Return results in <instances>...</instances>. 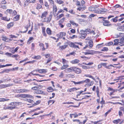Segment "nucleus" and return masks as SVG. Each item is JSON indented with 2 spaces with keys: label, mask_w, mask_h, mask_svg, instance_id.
<instances>
[{
  "label": "nucleus",
  "mask_w": 124,
  "mask_h": 124,
  "mask_svg": "<svg viewBox=\"0 0 124 124\" xmlns=\"http://www.w3.org/2000/svg\"><path fill=\"white\" fill-rule=\"evenodd\" d=\"M56 2L57 3L59 4H61L63 3V1L61 0H57Z\"/></svg>",
  "instance_id": "obj_55"
},
{
  "label": "nucleus",
  "mask_w": 124,
  "mask_h": 124,
  "mask_svg": "<svg viewBox=\"0 0 124 124\" xmlns=\"http://www.w3.org/2000/svg\"><path fill=\"white\" fill-rule=\"evenodd\" d=\"M119 16H116L114 18H113L112 19V20L114 22H116L118 21V19H117V18Z\"/></svg>",
  "instance_id": "obj_43"
},
{
  "label": "nucleus",
  "mask_w": 124,
  "mask_h": 124,
  "mask_svg": "<svg viewBox=\"0 0 124 124\" xmlns=\"http://www.w3.org/2000/svg\"><path fill=\"white\" fill-rule=\"evenodd\" d=\"M73 70V67L67 68L64 71L66 73L71 72Z\"/></svg>",
  "instance_id": "obj_11"
},
{
  "label": "nucleus",
  "mask_w": 124,
  "mask_h": 124,
  "mask_svg": "<svg viewBox=\"0 0 124 124\" xmlns=\"http://www.w3.org/2000/svg\"><path fill=\"white\" fill-rule=\"evenodd\" d=\"M121 121V120L118 119L117 120H114L113 121V122L114 124H117L119 123Z\"/></svg>",
  "instance_id": "obj_45"
},
{
  "label": "nucleus",
  "mask_w": 124,
  "mask_h": 124,
  "mask_svg": "<svg viewBox=\"0 0 124 124\" xmlns=\"http://www.w3.org/2000/svg\"><path fill=\"white\" fill-rule=\"evenodd\" d=\"M67 45H64L62 46H60L59 48H61L62 50L65 49L67 47Z\"/></svg>",
  "instance_id": "obj_42"
},
{
  "label": "nucleus",
  "mask_w": 124,
  "mask_h": 124,
  "mask_svg": "<svg viewBox=\"0 0 124 124\" xmlns=\"http://www.w3.org/2000/svg\"><path fill=\"white\" fill-rule=\"evenodd\" d=\"M106 18L107 17L104 18L103 17H100L98 18H102V20H103L104 21L103 23L104 25L108 26L110 25L109 24V22L107 20H106L104 19H106Z\"/></svg>",
  "instance_id": "obj_3"
},
{
  "label": "nucleus",
  "mask_w": 124,
  "mask_h": 124,
  "mask_svg": "<svg viewBox=\"0 0 124 124\" xmlns=\"http://www.w3.org/2000/svg\"><path fill=\"white\" fill-rule=\"evenodd\" d=\"M95 11L94 12L97 13H100V8H99V6L98 5L95 6Z\"/></svg>",
  "instance_id": "obj_9"
},
{
  "label": "nucleus",
  "mask_w": 124,
  "mask_h": 124,
  "mask_svg": "<svg viewBox=\"0 0 124 124\" xmlns=\"http://www.w3.org/2000/svg\"><path fill=\"white\" fill-rule=\"evenodd\" d=\"M12 65L11 64H7L5 65H1L0 64V68H3L6 66H11Z\"/></svg>",
  "instance_id": "obj_37"
},
{
  "label": "nucleus",
  "mask_w": 124,
  "mask_h": 124,
  "mask_svg": "<svg viewBox=\"0 0 124 124\" xmlns=\"http://www.w3.org/2000/svg\"><path fill=\"white\" fill-rule=\"evenodd\" d=\"M52 15H49L48 17H45L42 19L43 22H46L47 23H49L52 19Z\"/></svg>",
  "instance_id": "obj_2"
},
{
  "label": "nucleus",
  "mask_w": 124,
  "mask_h": 124,
  "mask_svg": "<svg viewBox=\"0 0 124 124\" xmlns=\"http://www.w3.org/2000/svg\"><path fill=\"white\" fill-rule=\"evenodd\" d=\"M85 76L87 77H89L90 78H91L92 79H93L94 80H95V78L93 77L92 76L89 74H86L85 75Z\"/></svg>",
  "instance_id": "obj_40"
},
{
  "label": "nucleus",
  "mask_w": 124,
  "mask_h": 124,
  "mask_svg": "<svg viewBox=\"0 0 124 124\" xmlns=\"http://www.w3.org/2000/svg\"><path fill=\"white\" fill-rule=\"evenodd\" d=\"M108 48L106 47H104L101 50L102 51H107L108 50Z\"/></svg>",
  "instance_id": "obj_60"
},
{
  "label": "nucleus",
  "mask_w": 124,
  "mask_h": 124,
  "mask_svg": "<svg viewBox=\"0 0 124 124\" xmlns=\"http://www.w3.org/2000/svg\"><path fill=\"white\" fill-rule=\"evenodd\" d=\"M39 45L40 47H42V50L43 51H45V50L46 48L44 47V45L42 43H40Z\"/></svg>",
  "instance_id": "obj_27"
},
{
  "label": "nucleus",
  "mask_w": 124,
  "mask_h": 124,
  "mask_svg": "<svg viewBox=\"0 0 124 124\" xmlns=\"http://www.w3.org/2000/svg\"><path fill=\"white\" fill-rule=\"evenodd\" d=\"M48 14V12L47 11H45L42 13L40 16L41 18L42 19L47 16Z\"/></svg>",
  "instance_id": "obj_10"
},
{
  "label": "nucleus",
  "mask_w": 124,
  "mask_h": 124,
  "mask_svg": "<svg viewBox=\"0 0 124 124\" xmlns=\"http://www.w3.org/2000/svg\"><path fill=\"white\" fill-rule=\"evenodd\" d=\"M55 102L54 100H50L48 101V103L49 105L51 103H52V104L54 103Z\"/></svg>",
  "instance_id": "obj_61"
},
{
  "label": "nucleus",
  "mask_w": 124,
  "mask_h": 124,
  "mask_svg": "<svg viewBox=\"0 0 124 124\" xmlns=\"http://www.w3.org/2000/svg\"><path fill=\"white\" fill-rule=\"evenodd\" d=\"M41 58V56L39 55H38L36 56H35L32 57V58L37 60L40 59Z\"/></svg>",
  "instance_id": "obj_31"
},
{
  "label": "nucleus",
  "mask_w": 124,
  "mask_h": 124,
  "mask_svg": "<svg viewBox=\"0 0 124 124\" xmlns=\"http://www.w3.org/2000/svg\"><path fill=\"white\" fill-rule=\"evenodd\" d=\"M88 44H89V46L90 47V48L92 47L93 46V43L92 41H89L88 42Z\"/></svg>",
  "instance_id": "obj_39"
},
{
  "label": "nucleus",
  "mask_w": 124,
  "mask_h": 124,
  "mask_svg": "<svg viewBox=\"0 0 124 124\" xmlns=\"http://www.w3.org/2000/svg\"><path fill=\"white\" fill-rule=\"evenodd\" d=\"M66 76L69 78H74L75 77L74 75L71 74H68L66 75Z\"/></svg>",
  "instance_id": "obj_51"
},
{
  "label": "nucleus",
  "mask_w": 124,
  "mask_h": 124,
  "mask_svg": "<svg viewBox=\"0 0 124 124\" xmlns=\"http://www.w3.org/2000/svg\"><path fill=\"white\" fill-rule=\"evenodd\" d=\"M9 100V99H6L4 98H0V102H3L5 101H7Z\"/></svg>",
  "instance_id": "obj_48"
},
{
  "label": "nucleus",
  "mask_w": 124,
  "mask_h": 124,
  "mask_svg": "<svg viewBox=\"0 0 124 124\" xmlns=\"http://www.w3.org/2000/svg\"><path fill=\"white\" fill-rule=\"evenodd\" d=\"M12 84H8L6 85L2 84L0 85V89L4 88L6 87L12 86L13 85Z\"/></svg>",
  "instance_id": "obj_8"
},
{
  "label": "nucleus",
  "mask_w": 124,
  "mask_h": 124,
  "mask_svg": "<svg viewBox=\"0 0 124 124\" xmlns=\"http://www.w3.org/2000/svg\"><path fill=\"white\" fill-rule=\"evenodd\" d=\"M120 17H122L124 16V17H122L121 18L119 19H118V21L119 22L121 21L124 19V14H122L120 15Z\"/></svg>",
  "instance_id": "obj_34"
},
{
  "label": "nucleus",
  "mask_w": 124,
  "mask_h": 124,
  "mask_svg": "<svg viewBox=\"0 0 124 124\" xmlns=\"http://www.w3.org/2000/svg\"><path fill=\"white\" fill-rule=\"evenodd\" d=\"M107 10L106 9L100 8V13H104L107 11Z\"/></svg>",
  "instance_id": "obj_20"
},
{
  "label": "nucleus",
  "mask_w": 124,
  "mask_h": 124,
  "mask_svg": "<svg viewBox=\"0 0 124 124\" xmlns=\"http://www.w3.org/2000/svg\"><path fill=\"white\" fill-rule=\"evenodd\" d=\"M0 19L2 20L7 22L10 21V18H8L7 16L2 17H1Z\"/></svg>",
  "instance_id": "obj_13"
},
{
  "label": "nucleus",
  "mask_w": 124,
  "mask_h": 124,
  "mask_svg": "<svg viewBox=\"0 0 124 124\" xmlns=\"http://www.w3.org/2000/svg\"><path fill=\"white\" fill-rule=\"evenodd\" d=\"M81 33H80V38L82 39H84L86 37L87 35L86 33L84 32V31L83 30H81L80 31Z\"/></svg>",
  "instance_id": "obj_5"
},
{
  "label": "nucleus",
  "mask_w": 124,
  "mask_h": 124,
  "mask_svg": "<svg viewBox=\"0 0 124 124\" xmlns=\"http://www.w3.org/2000/svg\"><path fill=\"white\" fill-rule=\"evenodd\" d=\"M57 11V8L56 5H54L53 7V12L54 14H56Z\"/></svg>",
  "instance_id": "obj_24"
},
{
  "label": "nucleus",
  "mask_w": 124,
  "mask_h": 124,
  "mask_svg": "<svg viewBox=\"0 0 124 124\" xmlns=\"http://www.w3.org/2000/svg\"><path fill=\"white\" fill-rule=\"evenodd\" d=\"M119 40L118 39H115L114 41L115 42L113 44V45H120V44H119L120 42H119Z\"/></svg>",
  "instance_id": "obj_21"
},
{
  "label": "nucleus",
  "mask_w": 124,
  "mask_h": 124,
  "mask_svg": "<svg viewBox=\"0 0 124 124\" xmlns=\"http://www.w3.org/2000/svg\"><path fill=\"white\" fill-rule=\"evenodd\" d=\"M36 0H27V1L29 3H34L36 2Z\"/></svg>",
  "instance_id": "obj_58"
},
{
  "label": "nucleus",
  "mask_w": 124,
  "mask_h": 124,
  "mask_svg": "<svg viewBox=\"0 0 124 124\" xmlns=\"http://www.w3.org/2000/svg\"><path fill=\"white\" fill-rule=\"evenodd\" d=\"M2 40L4 41L7 42L8 40V39L6 37L3 36L2 37Z\"/></svg>",
  "instance_id": "obj_54"
},
{
  "label": "nucleus",
  "mask_w": 124,
  "mask_h": 124,
  "mask_svg": "<svg viewBox=\"0 0 124 124\" xmlns=\"http://www.w3.org/2000/svg\"><path fill=\"white\" fill-rule=\"evenodd\" d=\"M47 91L49 92H52L53 91V89L51 87L48 88L47 89Z\"/></svg>",
  "instance_id": "obj_38"
},
{
  "label": "nucleus",
  "mask_w": 124,
  "mask_h": 124,
  "mask_svg": "<svg viewBox=\"0 0 124 124\" xmlns=\"http://www.w3.org/2000/svg\"><path fill=\"white\" fill-rule=\"evenodd\" d=\"M95 6L94 7H91L89 8V10L91 11L94 12L95 11Z\"/></svg>",
  "instance_id": "obj_36"
},
{
  "label": "nucleus",
  "mask_w": 124,
  "mask_h": 124,
  "mask_svg": "<svg viewBox=\"0 0 124 124\" xmlns=\"http://www.w3.org/2000/svg\"><path fill=\"white\" fill-rule=\"evenodd\" d=\"M26 114V113L25 112L24 113H23L19 117V118L22 119L25 116V114Z\"/></svg>",
  "instance_id": "obj_63"
},
{
  "label": "nucleus",
  "mask_w": 124,
  "mask_h": 124,
  "mask_svg": "<svg viewBox=\"0 0 124 124\" xmlns=\"http://www.w3.org/2000/svg\"><path fill=\"white\" fill-rule=\"evenodd\" d=\"M20 15H17L13 18V20L14 21L18 20L19 19Z\"/></svg>",
  "instance_id": "obj_26"
},
{
  "label": "nucleus",
  "mask_w": 124,
  "mask_h": 124,
  "mask_svg": "<svg viewBox=\"0 0 124 124\" xmlns=\"http://www.w3.org/2000/svg\"><path fill=\"white\" fill-rule=\"evenodd\" d=\"M81 65V66L82 67V68L83 69H87L89 68V67H87L79 63V65Z\"/></svg>",
  "instance_id": "obj_32"
},
{
  "label": "nucleus",
  "mask_w": 124,
  "mask_h": 124,
  "mask_svg": "<svg viewBox=\"0 0 124 124\" xmlns=\"http://www.w3.org/2000/svg\"><path fill=\"white\" fill-rule=\"evenodd\" d=\"M66 34L65 32H60L58 34H57L56 35L59 38H62L63 37H64L66 35Z\"/></svg>",
  "instance_id": "obj_7"
},
{
  "label": "nucleus",
  "mask_w": 124,
  "mask_h": 124,
  "mask_svg": "<svg viewBox=\"0 0 124 124\" xmlns=\"http://www.w3.org/2000/svg\"><path fill=\"white\" fill-rule=\"evenodd\" d=\"M41 101L40 100L38 101H36V103H34V104H33L34 106L36 105L39 104L41 102Z\"/></svg>",
  "instance_id": "obj_62"
},
{
  "label": "nucleus",
  "mask_w": 124,
  "mask_h": 124,
  "mask_svg": "<svg viewBox=\"0 0 124 124\" xmlns=\"http://www.w3.org/2000/svg\"><path fill=\"white\" fill-rule=\"evenodd\" d=\"M71 82H73L75 85H80L84 83V81H83L78 82H76L75 81H71Z\"/></svg>",
  "instance_id": "obj_19"
},
{
  "label": "nucleus",
  "mask_w": 124,
  "mask_h": 124,
  "mask_svg": "<svg viewBox=\"0 0 124 124\" xmlns=\"http://www.w3.org/2000/svg\"><path fill=\"white\" fill-rule=\"evenodd\" d=\"M90 80L88 79H87L85 80H83V81H84V83L85 82L86 84H87L88 85L89 83L90 82Z\"/></svg>",
  "instance_id": "obj_47"
},
{
  "label": "nucleus",
  "mask_w": 124,
  "mask_h": 124,
  "mask_svg": "<svg viewBox=\"0 0 124 124\" xmlns=\"http://www.w3.org/2000/svg\"><path fill=\"white\" fill-rule=\"evenodd\" d=\"M82 43L81 42H74L73 43L71 42L69 44V45L72 47L79 49L78 45L82 46Z\"/></svg>",
  "instance_id": "obj_1"
},
{
  "label": "nucleus",
  "mask_w": 124,
  "mask_h": 124,
  "mask_svg": "<svg viewBox=\"0 0 124 124\" xmlns=\"http://www.w3.org/2000/svg\"><path fill=\"white\" fill-rule=\"evenodd\" d=\"M23 98H25L26 97L29 98L31 99H33L34 97L33 96L31 95L28 94H23Z\"/></svg>",
  "instance_id": "obj_15"
},
{
  "label": "nucleus",
  "mask_w": 124,
  "mask_h": 124,
  "mask_svg": "<svg viewBox=\"0 0 124 124\" xmlns=\"http://www.w3.org/2000/svg\"><path fill=\"white\" fill-rule=\"evenodd\" d=\"M20 103V102H12L10 103L9 105L11 106H17V105H18Z\"/></svg>",
  "instance_id": "obj_14"
},
{
  "label": "nucleus",
  "mask_w": 124,
  "mask_h": 124,
  "mask_svg": "<svg viewBox=\"0 0 124 124\" xmlns=\"http://www.w3.org/2000/svg\"><path fill=\"white\" fill-rule=\"evenodd\" d=\"M36 93L39 94H45V93L42 91L41 90H39L36 91Z\"/></svg>",
  "instance_id": "obj_30"
},
{
  "label": "nucleus",
  "mask_w": 124,
  "mask_h": 124,
  "mask_svg": "<svg viewBox=\"0 0 124 124\" xmlns=\"http://www.w3.org/2000/svg\"><path fill=\"white\" fill-rule=\"evenodd\" d=\"M16 108L15 106H8V109L12 110Z\"/></svg>",
  "instance_id": "obj_29"
},
{
  "label": "nucleus",
  "mask_w": 124,
  "mask_h": 124,
  "mask_svg": "<svg viewBox=\"0 0 124 124\" xmlns=\"http://www.w3.org/2000/svg\"><path fill=\"white\" fill-rule=\"evenodd\" d=\"M80 62V61L78 59H75L70 62L72 64H77L78 63Z\"/></svg>",
  "instance_id": "obj_12"
},
{
  "label": "nucleus",
  "mask_w": 124,
  "mask_h": 124,
  "mask_svg": "<svg viewBox=\"0 0 124 124\" xmlns=\"http://www.w3.org/2000/svg\"><path fill=\"white\" fill-rule=\"evenodd\" d=\"M47 33L49 35H50L52 34V31L50 28H47L46 30Z\"/></svg>",
  "instance_id": "obj_22"
},
{
  "label": "nucleus",
  "mask_w": 124,
  "mask_h": 124,
  "mask_svg": "<svg viewBox=\"0 0 124 124\" xmlns=\"http://www.w3.org/2000/svg\"><path fill=\"white\" fill-rule=\"evenodd\" d=\"M108 90L112 91L113 92H114L115 91H116V90L113 89L112 88L110 87H109L108 88Z\"/></svg>",
  "instance_id": "obj_59"
},
{
  "label": "nucleus",
  "mask_w": 124,
  "mask_h": 124,
  "mask_svg": "<svg viewBox=\"0 0 124 124\" xmlns=\"http://www.w3.org/2000/svg\"><path fill=\"white\" fill-rule=\"evenodd\" d=\"M5 47H8L7 46H6L4 45H3L2 44H1V45L0 46V48L1 49H2L3 48V49Z\"/></svg>",
  "instance_id": "obj_64"
},
{
  "label": "nucleus",
  "mask_w": 124,
  "mask_h": 124,
  "mask_svg": "<svg viewBox=\"0 0 124 124\" xmlns=\"http://www.w3.org/2000/svg\"><path fill=\"white\" fill-rule=\"evenodd\" d=\"M14 25L13 22H12L8 23L7 25V28L8 29L10 28V27H12Z\"/></svg>",
  "instance_id": "obj_18"
},
{
  "label": "nucleus",
  "mask_w": 124,
  "mask_h": 124,
  "mask_svg": "<svg viewBox=\"0 0 124 124\" xmlns=\"http://www.w3.org/2000/svg\"><path fill=\"white\" fill-rule=\"evenodd\" d=\"M64 16V14H61L59 15L57 17V20H58L62 17L63 16Z\"/></svg>",
  "instance_id": "obj_44"
},
{
  "label": "nucleus",
  "mask_w": 124,
  "mask_h": 124,
  "mask_svg": "<svg viewBox=\"0 0 124 124\" xmlns=\"http://www.w3.org/2000/svg\"><path fill=\"white\" fill-rule=\"evenodd\" d=\"M86 8L85 6H84L83 7H80L78 8H77V10H79V11H83Z\"/></svg>",
  "instance_id": "obj_25"
},
{
  "label": "nucleus",
  "mask_w": 124,
  "mask_h": 124,
  "mask_svg": "<svg viewBox=\"0 0 124 124\" xmlns=\"http://www.w3.org/2000/svg\"><path fill=\"white\" fill-rule=\"evenodd\" d=\"M83 64L86 65H91L93 64V62H89L88 63H86L85 62H83Z\"/></svg>",
  "instance_id": "obj_50"
},
{
  "label": "nucleus",
  "mask_w": 124,
  "mask_h": 124,
  "mask_svg": "<svg viewBox=\"0 0 124 124\" xmlns=\"http://www.w3.org/2000/svg\"><path fill=\"white\" fill-rule=\"evenodd\" d=\"M120 43L121 44H124V37H122L120 39Z\"/></svg>",
  "instance_id": "obj_46"
},
{
  "label": "nucleus",
  "mask_w": 124,
  "mask_h": 124,
  "mask_svg": "<svg viewBox=\"0 0 124 124\" xmlns=\"http://www.w3.org/2000/svg\"><path fill=\"white\" fill-rule=\"evenodd\" d=\"M80 89L79 88H78V89H76V88L74 87L71 88L69 89L67 91L71 92L73 91H74L76 90H79Z\"/></svg>",
  "instance_id": "obj_17"
},
{
  "label": "nucleus",
  "mask_w": 124,
  "mask_h": 124,
  "mask_svg": "<svg viewBox=\"0 0 124 124\" xmlns=\"http://www.w3.org/2000/svg\"><path fill=\"white\" fill-rule=\"evenodd\" d=\"M20 91L21 93H26L27 92H29V90L25 89H20Z\"/></svg>",
  "instance_id": "obj_35"
},
{
  "label": "nucleus",
  "mask_w": 124,
  "mask_h": 124,
  "mask_svg": "<svg viewBox=\"0 0 124 124\" xmlns=\"http://www.w3.org/2000/svg\"><path fill=\"white\" fill-rule=\"evenodd\" d=\"M70 23L73 25L76 26H78V24L76 23L73 21H70Z\"/></svg>",
  "instance_id": "obj_41"
},
{
  "label": "nucleus",
  "mask_w": 124,
  "mask_h": 124,
  "mask_svg": "<svg viewBox=\"0 0 124 124\" xmlns=\"http://www.w3.org/2000/svg\"><path fill=\"white\" fill-rule=\"evenodd\" d=\"M69 66L68 64H63V65L61 67V69L62 70H64L66 69Z\"/></svg>",
  "instance_id": "obj_23"
},
{
  "label": "nucleus",
  "mask_w": 124,
  "mask_h": 124,
  "mask_svg": "<svg viewBox=\"0 0 124 124\" xmlns=\"http://www.w3.org/2000/svg\"><path fill=\"white\" fill-rule=\"evenodd\" d=\"M73 71L77 74L81 73V71L80 68L75 66L73 67Z\"/></svg>",
  "instance_id": "obj_6"
},
{
  "label": "nucleus",
  "mask_w": 124,
  "mask_h": 124,
  "mask_svg": "<svg viewBox=\"0 0 124 124\" xmlns=\"http://www.w3.org/2000/svg\"><path fill=\"white\" fill-rule=\"evenodd\" d=\"M40 87V88H42V86L41 85L38 86H35L32 87L31 88V89L33 90H36L37 89H38Z\"/></svg>",
  "instance_id": "obj_33"
},
{
  "label": "nucleus",
  "mask_w": 124,
  "mask_h": 124,
  "mask_svg": "<svg viewBox=\"0 0 124 124\" xmlns=\"http://www.w3.org/2000/svg\"><path fill=\"white\" fill-rule=\"evenodd\" d=\"M74 122H76L77 123L82 124V123L80 122V120L78 119H75L73 120Z\"/></svg>",
  "instance_id": "obj_49"
},
{
  "label": "nucleus",
  "mask_w": 124,
  "mask_h": 124,
  "mask_svg": "<svg viewBox=\"0 0 124 124\" xmlns=\"http://www.w3.org/2000/svg\"><path fill=\"white\" fill-rule=\"evenodd\" d=\"M83 31H84V32L85 33V32H86V33L88 32L90 33V32H92L91 31V30L89 29H86L85 30H84Z\"/></svg>",
  "instance_id": "obj_53"
},
{
  "label": "nucleus",
  "mask_w": 124,
  "mask_h": 124,
  "mask_svg": "<svg viewBox=\"0 0 124 124\" xmlns=\"http://www.w3.org/2000/svg\"><path fill=\"white\" fill-rule=\"evenodd\" d=\"M62 62L63 64H68L69 61L64 58L62 59Z\"/></svg>",
  "instance_id": "obj_16"
},
{
  "label": "nucleus",
  "mask_w": 124,
  "mask_h": 124,
  "mask_svg": "<svg viewBox=\"0 0 124 124\" xmlns=\"http://www.w3.org/2000/svg\"><path fill=\"white\" fill-rule=\"evenodd\" d=\"M111 67H114V66H113L112 64H110L109 65L107 66H106V68L108 69H111Z\"/></svg>",
  "instance_id": "obj_56"
},
{
  "label": "nucleus",
  "mask_w": 124,
  "mask_h": 124,
  "mask_svg": "<svg viewBox=\"0 0 124 124\" xmlns=\"http://www.w3.org/2000/svg\"><path fill=\"white\" fill-rule=\"evenodd\" d=\"M6 11L8 13L10 14H12L13 12V10L11 9H8Z\"/></svg>",
  "instance_id": "obj_57"
},
{
  "label": "nucleus",
  "mask_w": 124,
  "mask_h": 124,
  "mask_svg": "<svg viewBox=\"0 0 124 124\" xmlns=\"http://www.w3.org/2000/svg\"><path fill=\"white\" fill-rule=\"evenodd\" d=\"M65 19V18L64 17L62 19H60L59 22V23H63L64 21V20Z\"/></svg>",
  "instance_id": "obj_52"
},
{
  "label": "nucleus",
  "mask_w": 124,
  "mask_h": 124,
  "mask_svg": "<svg viewBox=\"0 0 124 124\" xmlns=\"http://www.w3.org/2000/svg\"><path fill=\"white\" fill-rule=\"evenodd\" d=\"M96 51L92 50H86V51L84 52V54H94L96 53Z\"/></svg>",
  "instance_id": "obj_4"
},
{
  "label": "nucleus",
  "mask_w": 124,
  "mask_h": 124,
  "mask_svg": "<svg viewBox=\"0 0 124 124\" xmlns=\"http://www.w3.org/2000/svg\"><path fill=\"white\" fill-rule=\"evenodd\" d=\"M39 72L40 73H46L47 72V70L46 69H39Z\"/></svg>",
  "instance_id": "obj_28"
}]
</instances>
